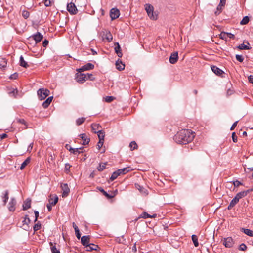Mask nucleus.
Listing matches in <instances>:
<instances>
[{"mask_svg": "<svg viewBox=\"0 0 253 253\" xmlns=\"http://www.w3.org/2000/svg\"><path fill=\"white\" fill-rule=\"evenodd\" d=\"M86 75H87V80L89 79L91 81H94L95 80V78L93 76L92 74L87 73Z\"/></svg>", "mask_w": 253, "mask_h": 253, "instance_id": "nucleus-54", "label": "nucleus"}, {"mask_svg": "<svg viewBox=\"0 0 253 253\" xmlns=\"http://www.w3.org/2000/svg\"><path fill=\"white\" fill-rule=\"evenodd\" d=\"M102 37L104 39H106L108 42H110L113 39L110 32L106 30L103 32Z\"/></svg>", "mask_w": 253, "mask_h": 253, "instance_id": "nucleus-12", "label": "nucleus"}, {"mask_svg": "<svg viewBox=\"0 0 253 253\" xmlns=\"http://www.w3.org/2000/svg\"><path fill=\"white\" fill-rule=\"evenodd\" d=\"M129 147L130 148L131 150H133L137 148V145L135 141H132L129 144Z\"/></svg>", "mask_w": 253, "mask_h": 253, "instance_id": "nucleus-44", "label": "nucleus"}, {"mask_svg": "<svg viewBox=\"0 0 253 253\" xmlns=\"http://www.w3.org/2000/svg\"><path fill=\"white\" fill-rule=\"evenodd\" d=\"M120 15V11L115 8L111 9L110 16L112 20H114L119 17Z\"/></svg>", "mask_w": 253, "mask_h": 253, "instance_id": "nucleus-8", "label": "nucleus"}, {"mask_svg": "<svg viewBox=\"0 0 253 253\" xmlns=\"http://www.w3.org/2000/svg\"><path fill=\"white\" fill-rule=\"evenodd\" d=\"M49 244L52 253H60L59 250L56 248L55 243L53 244L52 242H50Z\"/></svg>", "mask_w": 253, "mask_h": 253, "instance_id": "nucleus-29", "label": "nucleus"}, {"mask_svg": "<svg viewBox=\"0 0 253 253\" xmlns=\"http://www.w3.org/2000/svg\"><path fill=\"white\" fill-rule=\"evenodd\" d=\"M85 120V118L84 117L79 118L76 120V123L77 126L81 125Z\"/></svg>", "mask_w": 253, "mask_h": 253, "instance_id": "nucleus-40", "label": "nucleus"}, {"mask_svg": "<svg viewBox=\"0 0 253 253\" xmlns=\"http://www.w3.org/2000/svg\"><path fill=\"white\" fill-rule=\"evenodd\" d=\"M248 192V191H241L239 193H238L235 196L239 201L240 199H241L243 197H245L247 193Z\"/></svg>", "mask_w": 253, "mask_h": 253, "instance_id": "nucleus-26", "label": "nucleus"}, {"mask_svg": "<svg viewBox=\"0 0 253 253\" xmlns=\"http://www.w3.org/2000/svg\"><path fill=\"white\" fill-rule=\"evenodd\" d=\"M232 138L233 141L234 142H237V136H236L235 132H233L232 134Z\"/></svg>", "mask_w": 253, "mask_h": 253, "instance_id": "nucleus-56", "label": "nucleus"}, {"mask_svg": "<svg viewBox=\"0 0 253 253\" xmlns=\"http://www.w3.org/2000/svg\"><path fill=\"white\" fill-rule=\"evenodd\" d=\"M41 227V224L40 223V222H38L37 223L35 224V225L34 226V227H33V229H34V231L35 232V231H37L38 230H39Z\"/></svg>", "mask_w": 253, "mask_h": 253, "instance_id": "nucleus-46", "label": "nucleus"}, {"mask_svg": "<svg viewBox=\"0 0 253 253\" xmlns=\"http://www.w3.org/2000/svg\"><path fill=\"white\" fill-rule=\"evenodd\" d=\"M98 189L107 198H112L114 197L113 195H110L107 193L106 191H105L102 187H99Z\"/></svg>", "mask_w": 253, "mask_h": 253, "instance_id": "nucleus-36", "label": "nucleus"}, {"mask_svg": "<svg viewBox=\"0 0 253 253\" xmlns=\"http://www.w3.org/2000/svg\"><path fill=\"white\" fill-rule=\"evenodd\" d=\"M22 15L25 19H27L29 17L30 13L27 10H23Z\"/></svg>", "mask_w": 253, "mask_h": 253, "instance_id": "nucleus-45", "label": "nucleus"}, {"mask_svg": "<svg viewBox=\"0 0 253 253\" xmlns=\"http://www.w3.org/2000/svg\"><path fill=\"white\" fill-rule=\"evenodd\" d=\"M178 58V52H175L172 53L169 57V62L174 64L177 62Z\"/></svg>", "mask_w": 253, "mask_h": 253, "instance_id": "nucleus-13", "label": "nucleus"}, {"mask_svg": "<svg viewBox=\"0 0 253 253\" xmlns=\"http://www.w3.org/2000/svg\"><path fill=\"white\" fill-rule=\"evenodd\" d=\"M247 45L244 43L241 44L237 46V48L240 50H248L251 48L248 42H246Z\"/></svg>", "mask_w": 253, "mask_h": 253, "instance_id": "nucleus-23", "label": "nucleus"}, {"mask_svg": "<svg viewBox=\"0 0 253 253\" xmlns=\"http://www.w3.org/2000/svg\"><path fill=\"white\" fill-rule=\"evenodd\" d=\"M31 200L29 198H27L23 204V210L25 211L29 209L31 207Z\"/></svg>", "mask_w": 253, "mask_h": 253, "instance_id": "nucleus-18", "label": "nucleus"}, {"mask_svg": "<svg viewBox=\"0 0 253 253\" xmlns=\"http://www.w3.org/2000/svg\"><path fill=\"white\" fill-rule=\"evenodd\" d=\"M44 3L46 6H49L51 5V1L50 0H44Z\"/></svg>", "mask_w": 253, "mask_h": 253, "instance_id": "nucleus-60", "label": "nucleus"}, {"mask_svg": "<svg viewBox=\"0 0 253 253\" xmlns=\"http://www.w3.org/2000/svg\"><path fill=\"white\" fill-rule=\"evenodd\" d=\"M118 172H119L120 174H124L130 171V167L118 169Z\"/></svg>", "mask_w": 253, "mask_h": 253, "instance_id": "nucleus-34", "label": "nucleus"}, {"mask_svg": "<svg viewBox=\"0 0 253 253\" xmlns=\"http://www.w3.org/2000/svg\"><path fill=\"white\" fill-rule=\"evenodd\" d=\"M239 200L236 198L234 197L230 202L229 205H228L227 209L228 210H231L235 205L238 203Z\"/></svg>", "mask_w": 253, "mask_h": 253, "instance_id": "nucleus-27", "label": "nucleus"}, {"mask_svg": "<svg viewBox=\"0 0 253 253\" xmlns=\"http://www.w3.org/2000/svg\"><path fill=\"white\" fill-rule=\"evenodd\" d=\"M2 198L3 199V205H6L9 199V191L6 190L2 193Z\"/></svg>", "mask_w": 253, "mask_h": 253, "instance_id": "nucleus-19", "label": "nucleus"}, {"mask_svg": "<svg viewBox=\"0 0 253 253\" xmlns=\"http://www.w3.org/2000/svg\"><path fill=\"white\" fill-rule=\"evenodd\" d=\"M20 65L25 68L29 67V65L27 62L24 60V58L22 55L20 57Z\"/></svg>", "mask_w": 253, "mask_h": 253, "instance_id": "nucleus-31", "label": "nucleus"}, {"mask_svg": "<svg viewBox=\"0 0 253 253\" xmlns=\"http://www.w3.org/2000/svg\"><path fill=\"white\" fill-rule=\"evenodd\" d=\"M7 61L5 59H0V68H4L6 66Z\"/></svg>", "mask_w": 253, "mask_h": 253, "instance_id": "nucleus-42", "label": "nucleus"}, {"mask_svg": "<svg viewBox=\"0 0 253 253\" xmlns=\"http://www.w3.org/2000/svg\"><path fill=\"white\" fill-rule=\"evenodd\" d=\"M220 37L221 39L225 40H227L228 38L230 39H234L235 38L234 34L228 32H222L220 35Z\"/></svg>", "mask_w": 253, "mask_h": 253, "instance_id": "nucleus-10", "label": "nucleus"}, {"mask_svg": "<svg viewBox=\"0 0 253 253\" xmlns=\"http://www.w3.org/2000/svg\"><path fill=\"white\" fill-rule=\"evenodd\" d=\"M30 38H33L37 43L40 42L42 39L43 35H42L40 33L38 32L37 34L31 36Z\"/></svg>", "mask_w": 253, "mask_h": 253, "instance_id": "nucleus-14", "label": "nucleus"}, {"mask_svg": "<svg viewBox=\"0 0 253 253\" xmlns=\"http://www.w3.org/2000/svg\"><path fill=\"white\" fill-rule=\"evenodd\" d=\"M58 197L57 195H55L52 197V196L50 195V198L48 199L49 204L54 206L58 202Z\"/></svg>", "mask_w": 253, "mask_h": 253, "instance_id": "nucleus-17", "label": "nucleus"}, {"mask_svg": "<svg viewBox=\"0 0 253 253\" xmlns=\"http://www.w3.org/2000/svg\"><path fill=\"white\" fill-rule=\"evenodd\" d=\"M238 121L235 122L233 125H232L231 128H230V129L231 130H233L234 129V128H235V127L237 125V123H238Z\"/></svg>", "mask_w": 253, "mask_h": 253, "instance_id": "nucleus-64", "label": "nucleus"}, {"mask_svg": "<svg viewBox=\"0 0 253 253\" xmlns=\"http://www.w3.org/2000/svg\"><path fill=\"white\" fill-rule=\"evenodd\" d=\"M192 240L194 243V245L195 247H198L199 246V243L198 241V237L196 235H192Z\"/></svg>", "mask_w": 253, "mask_h": 253, "instance_id": "nucleus-38", "label": "nucleus"}, {"mask_svg": "<svg viewBox=\"0 0 253 253\" xmlns=\"http://www.w3.org/2000/svg\"><path fill=\"white\" fill-rule=\"evenodd\" d=\"M249 18L248 16H245L243 17L242 20L241 21L240 24L242 25H246L249 22Z\"/></svg>", "mask_w": 253, "mask_h": 253, "instance_id": "nucleus-41", "label": "nucleus"}, {"mask_svg": "<svg viewBox=\"0 0 253 253\" xmlns=\"http://www.w3.org/2000/svg\"><path fill=\"white\" fill-rule=\"evenodd\" d=\"M94 68V65L90 63H88L85 65L82 66L80 68L77 69L79 72H82L84 71H88L92 70Z\"/></svg>", "mask_w": 253, "mask_h": 253, "instance_id": "nucleus-7", "label": "nucleus"}, {"mask_svg": "<svg viewBox=\"0 0 253 253\" xmlns=\"http://www.w3.org/2000/svg\"><path fill=\"white\" fill-rule=\"evenodd\" d=\"M116 46L114 48L115 52L117 53V55L119 57H122L123 54L121 50V48L119 44V43L117 42L115 44Z\"/></svg>", "mask_w": 253, "mask_h": 253, "instance_id": "nucleus-20", "label": "nucleus"}, {"mask_svg": "<svg viewBox=\"0 0 253 253\" xmlns=\"http://www.w3.org/2000/svg\"><path fill=\"white\" fill-rule=\"evenodd\" d=\"M75 234H76V236L77 238L78 239L81 238V234H80L79 230L75 231Z\"/></svg>", "mask_w": 253, "mask_h": 253, "instance_id": "nucleus-63", "label": "nucleus"}, {"mask_svg": "<svg viewBox=\"0 0 253 253\" xmlns=\"http://www.w3.org/2000/svg\"><path fill=\"white\" fill-rule=\"evenodd\" d=\"M16 200L14 198H11L8 204V209L10 211H14L15 210Z\"/></svg>", "mask_w": 253, "mask_h": 253, "instance_id": "nucleus-9", "label": "nucleus"}, {"mask_svg": "<svg viewBox=\"0 0 253 253\" xmlns=\"http://www.w3.org/2000/svg\"><path fill=\"white\" fill-rule=\"evenodd\" d=\"M233 184L235 187H237L240 185H242V183L238 180H236L233 181Z\"/></svg>", "mask_w": 253, "mask_h": 253, "instance_id": "nucleus-55", "label": "nucleus"}, {"mask_svg": "<svg viewBox=\"0 0 253 253\" xmlns=\"http://www.w3.org/2000/svg\"><path fill=\"white\" fill-rule=\"evenodd\" d=\"M87 80V75L84 73H77L76 75V81L80 83H83Z\"/></svg>", "mask_w": 253, "mask_h": 253, "instance_id": "nucleus-5", "label": "nucleus"}, {"mask_svg": "<svg viewBox=\"0 0 253 253\" xmlns=\"http://www.w3.org/2000/svg\"><path fill=\"white\" fill-rule=\"evenodd\" d=\"M113 100V97L112 96H107L105 100L106 102H110Z\"/></svg>", "mask_w": 253, "mask_h": 253, "instance_id": "nucleus-61", "label": "nucleus"}, {"mask_svg": "<svg viewBox=\"0 0 253 253\" xmlns=\"http://www.w3.org/2000/svg\"><path fill=\"white\" fill-rule=\"evenodd\" d=\"M145 10L148 14V16L152 20H156L157 18V15L154 12L153 7L149 4H146L145 5Z\"/></svg>", "mask_w": 253, "mask_h": 253, "instance_id": "nucleus-2", "label": "nucleus"}, {"mask_svg": "<svg viewBox=\"0 0 253 253\" xmlns=\"http://www.w3.org/2000/svg\"><path fill=\"white\" fill-rule=\"evenodd\" d=\"M212 71L217 75H221L223 72L222 70H221L220 68L217 67L216 66H212L211 67Z\"/></svg>", "mask_w": 253, "mask_h": 253, "instance_id": "nucleus-21", "label": "nucleus"}, {"mask_svg": "<svg viewBox=\"0 0 253 253\" xmlns=\"http://www.w3.org/2000/svg\"><path fill=\"white\" fill-rule=\"evenodd\" d=\"M34 213H35V219L34 220V222H36L37 221L38 218L39 217V213L38 211H35Z\"/></svg>", "mask_w": 253, "mask_h": 253, "instance_id": "nucleus-58", "label": "nucleus"}, {"mask_svg": "<svg viewBox=\"0 0 253 253\" xmlns=\"http://www.w3.org/2000/svg\"><path fill=\"white\" fill-rule=\"evenodd\" d=\"M155 217H156V214H154L152 215H151L146 212H142L139 216V218H142L144 219H146L148 218H155Z\"/></svg>", "mask_w": 253, "mask_h": 253, "instance_id": "nucleus-24", "label": "nucleus"}, {"mask_svg": "<svg viewBox=\"0 0 253 253\" xmlns=\"http://www.w3.org/2000/svg\"><path fill=\"white\" fill-rule=\"evenodd\" d=\"M66 148L71 153L73 152L74 148H72L71 146L68 144H66L65 146Z\"/></svg>", "mask_w": 253, "mask_h": 253, "instance_id": "nucleus-59", "label": "nucleus"}, {"mask_svg": "<svg viewBox=\"0 0 253 253\" xmlns=\"http://www.w3.org/2000/svg\"><path fill=\"white\" fill-rule=\"evenodd\" d=\"M81 239L82 244L85 247L87 246V245H88V244L89 243V236H83L81 237Z\"/></svg>", "mask_w": 253, "mask_h": 253, "instance_id": "nucleus-16", "label": "nucleus"}, {"mask_svg": "<svg viewBox=\"0 0 253 253\" xmlns=\"http://www.w3.org/2000/svg\"><path fill=\"white\" fill-rule=\"evenodd\" d=\"M15 121H16V122L18 123L24 125L25 126V127L24 128V129H25L28 128V123L26 122V121L24 119L21 118H17L16 119Z\"/></svg>", "mask_w": 253, "mask_h": 253, "instance_id": "nucleus-32", "label": "nucleus"}, {"mask_svg": "<svg viewBox=\"0 0 253 253\" xmlns=\"http://www.w3.org/2000/svg\"><path fill=\"white\" fill-rule=\"evenodd\" d=\"M241 230L247 235L250 237H253V232L251 230L243 228H241Z\"/></svg>", "mask_w": 253, "mask_h": 253, "instance_id": "nucleus-33", "label": "nucleus"}, {"mask_svg": "<svg viewBox=\"0 0 253 253\" xmlns=\"http://www.w3.org/2000/svg\"><path fill=\"white\" fill-rule=\"evenodd\" d=\"M106 163L100 164L99 166L97 167V169L99 171H102L106 168Z\"/></svg>", "mask_w": 253, "mask_h": 253, "instance_id": "nucleus-43", "label": "nucleus"}, {"mask_svg": "<svg viewBox=\"0 0 253 253\" xmlns=\"http://www.w3.org/2000/svg\"><path fill=\"white\" fill-rule=\"evenodd\" d=\"M84 149L83 147H80L78 148H74L72 153L77 155L82 153H83Z\"/></svg>", "mask_w": 253, "mask_h": 253, "instance_id": "nucleus-35", "label": "nucleus"}, {"mask_svg": "<svg viewBox=\"0 0 253 253\" xmlns=\"http://www.w3.org/2000/svg\"><path fill=\"white\" fill-rule=\"evenodd\" d=\"M247 249V246L244 243H242L239 248V250L240 251H245Z\"/></svg>", "mask_w": 253, "mask_h": 253, "instance_id": "nucleus-52", "label": "nucleus"}, {"mask_svg": "<svg viewBox=\"0 0 253 253\" xmlns=\"http://www.w3.org/2000/svg\"><path fill=\"white\" fill-rule=\"evenodd\" d=\"M195 135L190 129H182L177 132L174 136V140L177 143L181 144H186L191 142Z\"/></svg>", "mask_w": 253, "mask_h": 253, "instance_id": "nucleus-1", "label": "nucleus"}, {"mask_svg": "<svg viewBox=\"0 0 253 253\" xmlns=\"http://www.w3.org/2000/svg\"><path fill=\"white\" fill-rule=\"evenodd\" d=\"M116 68L119 71H122L124 69L125 65L124 64H123L122 62L119 60L116 62Z\"/></svg>", "mask_w": 253, "mask_h": 253, "instance_id": "nucleus-28", "label": "nucleus"}, {"mask_svg": "<svg viewBox=\"0 0 253 253\" xmlns=\"http://www.w3.org/2000/svg\"><path fill=\"white\" fill-rule=\"evenodd\" d=\"M91 127H92V130L94 132L95 131H96V129H98L99 127H101V126L98 124H93L91 125Z\"/></svg>", "mask_w": 253, "mask_h": 253, "instance_id": "nucleus-49", "label": "nucleus"}, {"mask_svg": "<svg viewBox=\"0 0 253 253\" xmlns=\"http://www.w3.org/2000/svg\"><path fill=\"white\" fill-rule=\"evenodd\" d=\"M18 77V74L17 73H14V74L11 75L9 77V79H16Z\"/></svg>", "mask_w": 253, "mask_h": 253, "instance_id": "nucleus-53", "label": "nucleus"}, {"mask_svg": "<svg viewBox=\"0 0 253 253\" xmlns=\"http://www.w3.org/2000/svg\"><path fill=\"white\" fill-rule=\"evenodd\" d=\"M67 10L71 14H75L77 12V9L75 4L70 2L67 5Z\"/></svg>", "mask_w": 253, "mask_h": 253, "instance_id": "nucleus-6", "label": "nucleus"}, {"mask_svg": "<svg viewBox=\"0 0 253 253\" xmlns=\"http://www.w3.org/2000/svg\"><path fill=\"white\" fill-rule=\"evenodd\" d=\"M49 43V42L47 40H44L42 42V45L43 47H46V46L48 45Z\"/></svg>", "mask_w": 253, "mask_h": 253, "instance_id": "nucleus-62", "label": "nucleus"}, {"mask_svg": "<svg viewBox=\"0 0 253 253\" xmlns=\"http://www.w3.org/2000/svg\"><path fill=\"white\" fill-rule=\"evenodd\" d=\"M120 175V174L119 173V172H118V170H117V171H116L112 173V175H111V177L110 178V180H111V181H114V180L115 179H116L117 178V177H118L119 175Z\"/></svg>", "mask_w": 253, "mask_h": 253, "instance_id": "nucleus-39", "label": "nucleus"}, {"mask_svg": "<svg viewBox=\"0 0 253 253\" xmlns=\"http://www.w3.org/2000/svg\"><path fill=\"white\" fill-rule=\"evenodd\" d=\"M236 59L237 61H239L240 62H242L244 60L243 56L241 55H236Z\"/></svg>", "mask_w": 253, "mask_h": 253, "instance_id": "nucleus-51", "label": "nucleus"}, {"mask_svg": "<svg viewBox=\"0 0 253 253\" xmlns=\"http://www.w3.org/2000/svg\"><path fill=\"white\" fill-rule=\"evenodd\" d=\"M103 143H104L103 140H99V142L97 143V147H98V149H100L102 147V146L103 145Z\"/></svg>", "mask_w": 253, "mask_h": 253, "instance_id": "nucleus-57", "label": "nucleus"}, {"mask_svg": "<svg viewBox=\"0 0 253 253\" xmlns=\"http://www.w3.org/2000/svg\"><path fill=\"white\" fill-rule=\"evenodd\" d=\"M61 187L63 191L62 197H66L68 195V194L70 192V189L68 186L67 184L65 183V184H61Z\"/></svg>", "mask_w": 253, "mask_h": 253, "instance_id": "nucleus-11", "label": "nucleus"}, {"mask_svg": "<svg viewBox=\"0 0 253 253\" xmlns=\"http://www.w3.org/2000/svg\"><path fill=\"white\" fill-rule=\"evenodd\" d=\"M71 167V166L68 164L66 163L65 165V170L67 173H69L70 171V169Z\"/></svg>", "mask_w": 253, "mask_h": 253, "instance_id": "nucleus-50", "label": "nucleus"}, {"mask_svg": "<svg viewBox=\"0 0 253 253\" xmlns=\"http://www.w3.org/2000/svg\"><path fill=\"white\" fill-rule=\"evenodd\" d=\"M49 91L47 89L42 88L37 91V94L39 99L41 100L44 99L49 95Z\"/></svg>", "mask_w": 253, "mask_h": 253, "instance_id": "nucleus-3", "label": "nucleus"}, {"mask_svg": "<svg viewBox=\"0 0 253 253\" xmlns=\"http://www.w3.org/2000/svg\"><path fill=\"white\" fill-rule=\"evenodd\" d=\"M30 158L28 157L26 159L24 160V161L22 163L20 169L22 170L25 168V167L30 163Z\"/></svg>", "mask_w": 253, "mask_h": 253, "instance_id": "nucleus-37", "label": "nucleus"}, {"mask_svg": "<svg viewBox=\"0 0 253 253\" xmlns=\"http://www.w3.org/2000/svg\"><path fill=\"white\" fill-rule=\"evenodd\" d=\"M9 94L11 96H13L14 97H16L18 94V90L17 89H13L11 91L9 92Z\"/></svg>", "mask_w": 253, "mask_h": 253, "instance_id": "nucleus-48", "label": "nucleus"}, {"mask_svg": "<svg viewBox=\"0 0 253 253\" xmlns=\"http://www.w3.org/2000/svg\"><path fill=\"white\" fill-rule=\"evenodd\" d=\"M94 133H97L99 140H104L105 132L103 130L95 131Z\"/></svg>", "mask_w": 253, "mask_h": 253, "instance_id": "nucleus-30", "label": "nucleus"}, {"mask_svg": "<svg viewBox=\"0 0 253 253\" xmlns=\"http://www.w3.org/2000/svg\"><path fill=\"white\" fill-rule=\"evenodd\" d=\"M223 6H224L220 5V3L219 4V5L217 7L216 11L215 12V15H218L220 13L222 8Z\"/></svg>", "mask_w": 253, "mask_h": 253, "instance_id": "nucleus-47", "label": "nucleus"}, {"mask_svg": "<svg viewBox=\"0 0 253 253\" xmlns=\"http://www.w3.org/2000/svg\"><path fill=\"white\" fill-rule=\"evenodd\" d=\"M79 136L83 140V144L84 145H87L90 141V139L85 133L81 134Z\"/></svg>", "mask_w": 253, "mask_h": 253, "instance_id": "nucleus-15", "label": "nucleus"}, {"mask_svg": "<svg viewBox=\"0 0 253 253\" xmlns=\"http://www.w3.org/2000/svg\"><path fill=\"white\" fill-rule=\"evenodd\" d=\"M221 242L226 248H231L234 244V240L231 237L223 238L222 239Z\"/></svg>", "mask_w": 253, "mask_h": 253, "instance_id": "nucleus-4", "label": "nucleus"}, {"mask_svg": "<svg viewBox=\"0 0 253 253\" xmlns=\"http://www.w3.org/2000/svg\"><path fill=\"white\" fill-rule=\"evenodd\" d=\"M53 99L52 96H50L48 98L46 99L45 101H44L42 103V106L44 108H46L48 107L50 103L51 102L52 100Z\"/></svg>", "mask_w": 253, "mask_h": 253, "instance_id": "nucleus-25", "label": "nucleus"}, {"mask_svg": "<svg viewBox=\"0 0 253 253\" xmlns=\"http://www.w3.org/2000/svg\"><path fill=\"white\" fill-rule=\"evenodd\" d=\"M85 248H86V251H91L93 250H97L98 246L94 244L89 243L88 245H87V246Z\"/></svg>", "mask_w": 253, "mask_h": 253, "instance_id": "nucleus-22", "label": "nucleus"}]
</instances>
